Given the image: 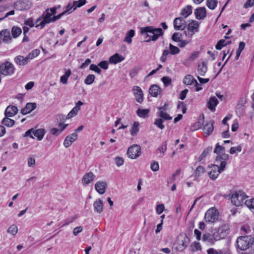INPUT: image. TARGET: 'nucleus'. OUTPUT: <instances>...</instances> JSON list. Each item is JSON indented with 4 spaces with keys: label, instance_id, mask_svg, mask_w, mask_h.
Segmentation results:
<instances>
[{
    "label": "nucleus",
    "instance_id": "1",
    "mask_svg": "<svg viewBox=\"0 0 254 254\" xmlns=\"http://www.w3.org/2000/svg\"><path fill=\"white\" fill-rule=\"evenodd\" d=\"M83 104V103L81 101H78L76 104L75 106L69 112L67 115L64 116L63 115H60L58 116L57 119L59 123V127H67L68 124V120L75 117L80 109V106Z\"/></svg>",
    "mask_w": 254,
    "mask_h": 254
},
{
    "label": "nucleus",
    "instance_id": "2",
    "mask_svg": "<svg viewBox=\"0 0 254 254\" xmlns=\"http://www.w3.org/2000/svg\"><path fill=\"white\" fill-rule=\"evenodd\" d=\"M140 33L142 35H146L149 39L145 40L146 42L151 41L157 40L159 37L163 35V32L161 28H155L153 26H146L140 29Z\"/></svg>",
    "mask_w": 254,
    "mask_h": 254
},
{
    "label": "nucleus",
    "instance_id": "3",
    "mask_svg": "<svg viewBox=\"0 0 254 254\" xmlns=\"http://www.w3.org/2000/svg\"><path fill=\"white\" fill-rule=\"evenodd\" d=\"M54 22V17L52 14L50 12L49 9H46L42 15L37 19L35 27H40V29L43 28L47 24Z\"/></svg>",
    "mask_w": 254,
    "mask_h": 254
},
{
    "label": "nucleus",
    "instance_id": "4",
    "mask_svg": "<svg viewBox=\"0 0 254 254\" xmlns=\"http://www.w3.org/2000/svg\"><path fill=\"white\" fill-rule=\"evenodd\" d=\"M254 238L251 235L241 236L237 239V245L239 249L244 251L252 246Z\"/></svg>",
    "mask_w": 254,
    "mask_h": 254
},
{
    "label": "nucleus",
    "instance_id": "5",
    "mask_svg": "<svg viewBox=\"0 0 254 254\" xmlns=\"http://www.w3.org/2000/svg\"><path fill=\"white\" fill-rule=\"evenodd\" d=\"M246 197L247 196L242 191H235L231 197V202L236 206H241L244 204Z\"/></svg>",
    "mask_w": 254,
    "mask_h": 254
},
{
    "label": "nucleus",
    "instance_id": "6",
    "mask_svg": "<svg viewBox=\"0 0 254 254\" xmlns=\"http://www.w3.org/2000/svg\"><path fill=\"white\" fill-rule=\"evenodd\" d=\"M218 215L219 212L216 209L211 208L205 213L204 220L206 223H214L217 220Z\"/></svg>",
    "mask_w": 254,
    "mask_h": 254
},
{
    "label": "nucleus",
    "instance_id": "7",
    "mask_svg": "<svg viewBox=\"0 0 254 254\" xmlns=\"http://www.w3.org/2000/svg\"><path fill=\"white\" fill-rule=\"evenodd\" d=\"M83 128H77L74 132L67 135L64 141V145L65 148L70 146L77 138V133L80 132Z\"/></svg>",
    "mask_w": 254,
    "mask_h": 254
},
{
    "label": "nucleus",
    "instance_id": "8",
    "mask_svg": "<svg viewBox=\"0 0 254 254\" xmlns=\"http://www.w3.org/2000/svg\"><path fill=\"white\" fill-rule=\"evenodd\" d=\"M208 174L212 180L216 179L223 170L217 165L212 164L208 166Z\"/></svg>",
    "mask_w": 254,
    "mask_h": 254
},
{
    "label": "nucleus",
    "instance_id": "9",
    "mask_svg": "<svg viewBox=\"0 0 254 254\" xmlns=\"http://www.w3.org/2000/svg\"><path fill=\"white\" fill-rule=\"evenodd\" d=\"M141 148L138 145H133L130 146L127 151L128 157L131 159H136L138 157L141 153Z\"/></svg>",
    "mask_w": 254,
    "mask_h": 254
},
{
    "label": "nucleus",
    "instance_id": "10",
    "mask_svg": "<svg viewBox=\"0 0 254 254\" xmlns=\"http://www.w3.org/2000/svg\"><path fill=\"white\" fill-rule=\"evenodd\" d=\"M15 70L12 64L6 62L1 64V73L4 75H11Z\"/></svg>",
    "mask_w": 254,
    "mask_h": 254
},
{
    "label": "nucleus",
    "instance_id": "11",
    "mask_svg": "<svg viewBox=\"0 0 254 254\" xmlns=\"http://www.w3.org/2000/svg\"><path fill=\"white\" fill-rule=\"evenodd\" d=\"M190 243L189 238L186 235L183 237H179L176 243V249L179 251L184 250Z\"/></svg>",
    "mask_w": 254,
    "mask_h": 254
},
{
    "label": "nucleus",
    "instance_id": "12",
    "mask_svg": "<svg viewBox=\"0 0 254 254\" xmlns=\"http://www.w3.org/2000/svg\"><path fill=\"white\" fill-rule=\"evenodd\" d=\"M32 133L35 137H37L38 140H41L43 138L45 131L44 129L42 128H39L35 131H33V128H31L25 132V136L30 135L31 137L34 138L33 135L31 134Z\"/></svg>",
    "mask_w": 254,
    "mask_h": 254
},
{
    "label": "nucleus",
    "instance_id": "13",
    "mask_svg": "<svg viewBox=\"0 0 254 254\" xmlns=\"http://www.w3.org/2000/svg\"><path fill=\"white\" fill-rule=\"evenodd\" d=\"M214 232L211 234L208 233L203 234L202 238V241L208 245H213L216 241H218L217 237L215 236Z\"/></svg>",
    "mask_w": 254,
    "mask_h": 254
},
{
    "label": "nucleus",
    "instance_id": "14",
    "mask_svg": "<svg viewBox=\"0 0 254 254\" xmlns=\"http://www.w3.org/2000/svg\"><path fill=\"white\" fill-rule=\"evenodd\" d=\"M214 233L215 234V236L218 238V240L224 238L229 233L228 226L226 225L222 226L214 232Z\"/></svg>",
    "mask_w": 254,
    "mask_h": 254
},
{
    "label": "nucleus",
    "instance_id": "15",
    "mask_svg": "<svg viewBox=\"0 0 254 254\" xmlns=\"http://www.w3.org/2000/svg\"><path fill=\"white\" fill-rule=\"evenodd\" d=\"M132 92L136 102L139 103H142L144 99L143 94L140 87L138 86H134L133 87Z\"/></svg>",
    "mask_w": 254,
    "mask_h": 254
},
{
    "label": "nucleus",
    "instance_id": "16",
    "mask_svg": "<svg viewBox=\"0 0 254 254\" xmlns=\"http://www.w3.org/2000/svg\"><path fill=\"white\" fill-rule=\"evenodd\" d=\"M159 116L161 119H156L154 122V124L158 126V127H164L162 125V119L165 120H170L172 119V117H170L166 112L163 110H161L159 112Z\"/></svg>",
    "mask_w": 254,
    "mask_h": 254
},
{
    "label": "nucleus",
    "instance_id": "17",
    "mask_svg": "<svg viewBox=\"0 0 254 254\" xmlns=\"http://www.w3.org/2000/svg\"><path fill=\"white\" fill-rule=\"evenodd\" d=\"M30 7L29 1L27 0H19L14 3V7L18 10H24Z\"/></svg>",
    "mask_w": 254,
    "mask_h": 254
},
{
    "label": "nucleus",
    "instance_id": "18",
    "mask_svg": "<svg viewBox=\"0 0 254 254\" xmlns=\"http://www.w3.org/2000/svg\"><path fill=\"white\" fill-rule=\"evenodd\" d=\"M185 20L183 17H177L174 20V27L176 30H183L185 27Z\"/></svg>",
    "mask_w": 254,
    "mask_h": 254
},
{
    "label": "nucleus",
    "instance_id": "19",
    "mask_svg": "<svg viewBox=\"0 0 254 254\" xmlns=\"http://www.w3.org/2000/svg\"><path fill=\"white\" fill-rule=\"evenodd\" d=\"M229 159V155L223 152V153L218 155L216 158V161L218 162H220V166L222 170H224L227 164L226 161Z\"/></svg>",
    "mask_w": 254,
    "mask_h": 254
},
{
    "label": "nucleus",
    "instance_id": "20",
    "mask_svg": "<svg viewBox=\"0 0 254 254\" xmlns=\"http://www.w3.org/2000/svg\"><path fill=\"white\" fill-rule=\"evenodd\" d=\"M95 176L91 172L86 173L81 179V183L83 186H87L91 183L95 179Z\"/></svg>",
    "mask_w": 254,
    "mask_h": 254
},
{
    "label": "nucleus",
    "instance_id": "21",
    "mask_svg": "<svg viewBox=\"0 0 254 254\" xmlns=\"http://www.w3.org/2000/svg\"><path fill=\"white\" fill-rule=\"evenodd\" d=\"M107 187V183L103 181H98L95 185V190L101 194L105 193Z\"/></svg>",
    "mask_w": 254,
    "mask_h": 254
},
{
    "label": "nucleus",
    "instance_id": "22",
    "mask_svg": "<svg viewBox=\"0 0 254 254\" xmlns=\"http://www.w3.org/2000/svg\"><path fill=\"white\" fill-rule=\"evenodd\" d=\"M199 26V23L198 21L192 20L188 24V29L191 33V34H193L194 33L198 31Z\"/></svg>",
    "mask_w": 254,
    "mask_h": 254
},
{
    "label": "nucleus",
    "instance_id": "23",
    "mask_svg": "<svg viewBox=\"0 0 254 254\" xmlns=\"http://www.w3.org/2000/svg\"><path fill=\"white\" fill-rule=\"evenodd\" d=\"M194 14L197 19H203L206 16V9L204 7H201L197 8L194 11Z\"/></svg>",
    "mask_w": 254,
    "mask_h": 254
},
{
    "label": "nucleus",
    "instance_id": "24",
    "mask_svg": "<svg viewBox=\"0 0 254 254\" xmlns=\"http://www.w3.org/2000/svg\"><path fill=\"white\" fill-rule=\"evenodd\" d=\"M37 107V105L35 103H27L26 107L21 110V113L23 115H26L32 112Z\"/></svg>",
    "mask_w": 254,
    "mask_h": 254
},
{
    "label": "nucleus",
    "instance_id": "25",
    "mask_svg": "<svg viewBox=\"0 0 254 254\" xmlns=\"http://www.w3.org/2000/svg\"><path fill=\"white\" fill-rule=\"evenodd\" d=\"M18 109L16 107L14 106H8L4 112L6 117H11L14 116L17 112Z\"/></svg>",
    "mask_w": 254,
    "mask_h": 254
},
{
    "label": "nucleus",
    "instance_id": "26",
    "mask_svg": "<svg viewBox=\"0 0 254 254\" xmlns=\"http://www.w3.org/2000/svg\"><path fill=\"white\" fill-rule=\"evenodd\" d=\"M161 90L159 86L156 84L152 85L149 89V94L153 97H156L160 94Z\"/></svg>",
    "mask_w": 254,
    "mask_h": 254
},
{
    "label": "nucleus",
    "instance_id": "27",
    "mask_svg": "<svg viewBox=\"0 0 254 254\" xmlns=\"http://www.w3.org/2000/svg\"><path fill=\"white\" fill-rule=\"evenodd\" d=\"M207 71V65L205 62H201L197 66V73L200 76H204Z\"/></svg>",
    "mask_w": 254,
    "mask_h": 254
},
{
    "label": "nucleus",
    "instance_id": "28",
    "mask_svg": "<svg viewBox=\"0 0 254 254\" xmlns=\"http://www.w3.org/2000/svg\"><path fill=\"white\" fill-rule=\"evenodd\" d=\"M14 62L19 65H25L29 62L27 57H24L22 56H17L14 58Z\"/></svg>",
    "mask_w": 254,
    "mask_h": 254
},
{
    "label": "nucleus",
    "instance_id": "29",
    "mask_svg": "<svg viewBox=\"0 0 254 254\" xmlns=\"http://www.w3.org/2000/svg\"><path fill=\"white\" fill-rule=\"evenodd\" d=\"M93 207L97 212L102 213L103 211V201L100 199L96 200L93 203Z\"/></svg>",
    "mask_w": 254,
    "mask_h": 254
},
{
    "label": "nucleus",
    "instance_id": "30",
    "mask_svg": "<svg viewBox=\"0 0 254 254\" xmlns=\"http://www.w3.org/2000/svg\"><path fill=\"white\" fill-rule=\"evenodd\" d=\"M218 101L215 97H211L207 102V107L211 111H214Z\"/></svg>",
    "mask_w": 254,
    "mask_h": 254
},
{
    "label": "nucleus",
    "instance_id": "31",
    "mask_svg": "<svg viewBox=\"0 0 254 254\" xmlns=\"http://www.w3.org/2000/svg\"><path fill=\"white\" fill-rule=\"evenodd\" d=\"M0 37L2 38L4 42H8L11 40L10 32L7 30H3L0 32Z\"/></svg>",
    "mask_w": 254,
    "mask_h": 254
},
{
    "label": "nucleus",
    "instance_id": "32",
    "mask_svg": "<svg viewBox=\"0 0 254 254\" xmlns=\"http://www.w3.org/2000/svg\"><path fill=\"white\" fill-rule=\"evenodd\" d=\"M124 58L118 54H115L111 56L109 59V62L111 64H116L119 62L123 61Z\"/></svg>",
    "mask_w": 254,
    "mask_h": 254
},
{
    "label": "nucleus",
    "instance_id": "33",
    "mask_svg": "<svg viewBox=\"0 0 254 254\" xmlns=\"http://www.w3.org/2000/svg\"><path fill=\"white\" fill-rule=\"evenodd\" d=\"M135 34L134 30L133 29L129 30L126 34V37L124 40L125 42H127L129 44L132 43V38L134 37Z\"/></svg>",
    "mask_w": 254,
    "mask_h": 254
},
{
    "label": "nucleus",
    "instance_id": "34",
    "mask_svg": "<svg viewBox=\"0 0 254 254\" xmlns=\"http://www.w3.org/2000/svg\"><path fill=\"white\" fill-rule=\"evenodd\" d=\"M192 13V6L190 5H187L183 9H182L181 12V15L186 18Z\"/></svg>",
    "mask_w": 254,
    "mask_h": 254
},
{
    "label": "nucleus",
    "instance_id": "35",
    "mask_svg": "<svg viewBox=\"0 0 254 254\" xmlns=\"http://www.w3.org/2000/svg\"><path fill=\"white\" fill-rule=\"evenodd\" d=\"M167 141H165L163 144H161L159 146L157 149V152L159 153V157H163L164 155L165 152L167 149Z\"/></svg>",
    "mask_w": 254,
    "mask_h": 254
},
{
    "label": "nucleus",
    "instance_id": "36",
    "mask_svg": "<svg viewBox=\"0 0 254 254\" xmlns=\"http://www.w3.org/2000/svg\"><path fill=\"white\" fill-rule=\"evenodd\" d=\"M195 79H194L191 75L189 74L186 75L184 79L183 83L187 85H191L194 83Z\"/></svg>",
    "mask_w": 254,
    "mask_h": 254
},
{
    "label": "nucleus",
    "instance_id": "37",
    "mask_svg": "<svg viewBox=\"0 0 254 254\" xmlns=\"http://www.w3.org/2000/svg\"><path fill=\"white\" fill-rule=\"evenodd\" d=\"M244 204L254 213V198L246 200Z\"/></svg>",
    "mask_w": 254,
    "mask_h": 254
},
{
    "label": "nucleus",
    "instance_id": "38",
    "mask_svg": "<svg viewBox=\"0 0 254 254\" xmlns=\"http://www.w3.org/2000/svg\"><path fill=\"white\" fill-rule=\"evenodd\" d=\"M2 124L7 127H11L14 125V121L6 117L2 120Z\"/></svg>",
    "mask_w": 254,
    "mask_h": 254
},
{
    "label": "nucleus",
    "instance_id": "39",
    "mask_svg": "<svg viewBox=\"0 0 254 254\" xmlns=\"http://www.w3.org/2000/svg\"><path fill=\"white\" fill-rule=\"evenodd\" d=\"M149 110L148 109H138L136 111L137 115L141 118H145L147 117Z\"/></svg>",
    "mask_w": 254,
    "mask_h": 254
},
{
    "label": "nucleus",
    "instance_id": "40",
    "mask_svg": "<svg viewBox=\"0 0 254 254\" xmlns=\"http://www.w3.org/2000/svg\"><path fill=\"white\" fill-rule=\"evenodd\" d=\"M22 32L21 29L19 27L14 26L11 29V34L12 37L14 38H17Z\"/></svg>",
    "mask_w": 254,
    "mask_h": 254
},
{
    "label": "nucleus",
    "instance_id": "41",
    "mask_svg": "<svg viewBox=\"0 0 254 254\" xmlns=\"http://www.w3.org/2000/svg\"><path fill=\"white\" fill-rule=\"evenodd\" d=\"M212 150V147L209 146L204 150L203 152L201 153L200 156L198 158V161H201L204 158H205L209 152H211Z\"/></svg>",
    "mask_w": 254,
    "mask_h": 254
},
{
    "label": "nucleus",
    "instance_id": "42",
    "mask_svg": "<svg viewBox=\"0 0 254 254\" xmlns=\"http://www.w3.org/2000/svg\"><path fill=\"white\" fill-rule=\"evenodd\" d=\"M70 74H71V71L70 70H68L66 71L64 74L61 77V78H60L61 82L62 83H63L64 84H66L67 79L70 75Z\"/></svg>",
    "mask_w": 254,
    "mask_h": 254
},
{
    "label": "nucleus",
    "instance_id": "43",
    "mask_svg": "<svg viewBox=\"0 0 254 254\" xmlns=\"http://www.w3.org/2000/svg\"><path fill=\"white\" fill-rule=\"evenodd\" d=\"M169 51L170 54L172 55L178 54L180 52V50L178 47L173 45L172 44H169Z\"/></svg>",
    "mask_w": 254,
    "mask_h": 254
},
{
    "label": "nucleus",
    "instance_id": "44",
    "mask_svg": "<svg viewBox=\"0 0 254 254\" xmlns=\"http://www.w3.org/2000/svg\"><path fill=\"white\" fill-rule=\"evenodd\" d=\"M40 53V51L39 50L36 49L33 50L31 53H30L26 57L28 61L29 62L33 58L37 57Z\"/></svg>",
    "mask_w": 254,
    "mask_h": 254
},
{
    "label": "nucleus",
    "instance_id": "45",
    "mask_svg": "<svg viewBox=\"0 0 254 254\" xmlns=\"http://www.w3.org/2000/svg\"><path fill=\"white\" fill-rule=\"evenodd\" d=\"M217 0H207L206 5L210 9H214L217 6Z\"/></svg>",
    "mask_w": 254,
    "mask_h": 254
},
{
    "label": "nucleus",
    "instance_id": "46",
    "mask_svg": "<svg viewBox=\"0 0 254 254\" xmlns=\"http://www.w3.org/2000/svg\"><path fill=\"white\" fill-rule=\"evenodd\" d=\"M95 76L93 74H89L84 80V83L86 85L91 84L94 81Z\"/></svg>",
    "mask_w": 254,
    "mask_h": 254
},
{
    "label": "nucleus",
    "instance_id": "47",
    "mask_svg": "<svg viewBox=\"0 0 254 254\" xmlns=\"http://www.w3.org/2000/svg\"><path fill=\"white\" fill-rule=\"evenodd\" d=\"M224 152L225 148L223 146L220 145L219 143H217L216 145L215 148L214 149V153L217 154V155H218L223 153Z\"/></svg>",
    "mask_w": 254,
    "mask_h": 254
},
{
    "label": "nucleus",
    "instance_id": "48",
    "mask_svg": "<svg viewBox=\"0 0 254 254\" xmlns=\"http://www.w3.org/2000/svg\"><path fill=\"white\" fill-rule=\"evenodd\" d=\"M17 232L18 228L14 224L11 225L7 230V232L11 234L13 236H15L17 233Z\"/></svg>",
    "mask_w": 254,
    "mask_h": 254
},
{
    "label": "nucleus",
    "instance_id": "49",
    "mask_svg": "<svg viewBox=\"0 0 254 254\" xmlns=\"http://www.w3.org/2000/svg\"><path fill=\"white\" fill-rule=\"evenodd\" d=\"M202 130V133L205 137L209 135L213 131L214 128H198Z\"/></svg>",
    "mask_w": 254,
    "mask_h": 254
},
{
    "label": "nucleus",
    "instance_id": "50",
    "mask_svg": "<svg viewBox=\"0 0 254 254\" xmlns=\"http://www.w3.org/2000/svg\"><path fill=\"white\" fill-rule=\"evenodd\" d=\"M227 46L226 42L225 39L220 40L215 46L217 50H221L223 47Z\"/></svg>",
    "mask_w": 254,
    "mask_h": 254
},
{
    "label": "nucleus",
    "instance_id": "51",
    "mask_svg": "<svg viewBox=\"0 0 254 254\" xmlns=\"http://www.w3.org/2000/svg\"><path fill=\"white\" fill-rule=\"evenodd\" d=\"M204 168L202 166H198L194 172L195 176L196 177H199L202 173L204 172Z\"/></svg>",
    "mask_w": 254,
    "mask_h": 254
},
{
    "label": "nucleus",
    "instance_id": "52",
    "mask_svg": "<svg viewBox=\"0 0 254 254\" xmlns=\"http://www.w3.org/2000/svg\"><path fill=\"white\" fill-rule=\"evenodd\" d=\"M170 54V51L168 50H165L163 51L162 55L160 58V61L165 63L167 60V57L168 55Z\"/></svg>",
    "mask_w": 254,
    "mask_h": 254
},
{
    "label": "nucleus",
    "instance_id": "53",
    "mask_svg": "<svg viewBox=\"0 0 254 254\" xmlns=\"http://www.w3.org/2000/svg\"><path fill=\"white\" fill-rule=\"evenodd\" d=\"M76 8V7H74L73 5L71 6L70 3H69L66 7V10L64 11L65 14H70L74 10H75Z\"/></svg>",
    "mask_w": 254,
    "mask_h": 254
},
{
    "label": "nucleus",
    "instance_id": "54",
    "mask_svg": "<svg viewBox=\"0 0 254 254\" xmlns=\"http://www.w3.org/2000/svg\"><path fill=\"white\" fill-rule=\"evenodd\" d=\"M191 250L196 251L201 250V246L198 242H194L191 245Z\"/></svg>",
    "mask_w": 254,
    "mask_h": 254
},
{
    "label": "nucleus",
    "instance_id": "55",
    "mask_svg": "<svg viewBox=\"0 0 254 254\" xmlns=\"http://www.w3.org/2000/svg\"><path fill=\"white\" fill-rule=\"evenodd\" d=\"M86 2V0H79L73 2V6L74 7H80L84 5Z\"/></svg>",
    "mask_w": 254,
    "mask_h": 254
},
{
    "label": "nucleus",
    "instance_id": "56",
    "mask_svg": "<svg viewBox=\"0 0 254 254\" xmlns=\"http://www.w3.org/2000/svg\"><path fill=\"white\" fill-rule=\"evenodd\" d=\"M162 81L165 86H168L171 84V79L169 76H164L162 78Z\"/></svg>",
    "mask_w": 254,
    "mask_h": 254
},
{
    "label": "nucleus",
    "instance_id": "57",
    "mask_svg": "<svg viewBox=\"0 0 254 254\" xmlns=\"http://www.w3.org/2000/svg\"><path fill=\"white\" fill-rule=\"evenodd\" d=\"M181 38V34L179 32L174 33L172 36V39L175 42L180 41Z\"/></svg>",
    "mask_w": 254,
    "mask_h": 254
},
{
    "label": "nucleus",
    "instance_id": "58",
    "mask_svg": "<svg viewBox=\"0 0 254 254\" xmlns=\"http://www.w3.org/2000/svg\"><path fill=\"white\" fill-rule=\"evenodd\" d=\"M115 161L116 165L118 167L123 165L124 160L123 158L120 157H117L115 159Z\"/></svg>",
    "mask_w": 254,
    "mask_h": 254
},
{
    "label": "nucleus",
    "instance_id": "59",
    "mask_svg": "<svg viewBox=\"0 0 254 254\" xmlns=\"http://www.w3.org/2000/svg\"><path fill=\"white\" fill-rule=\"evenodd\" d=\"M165 209V207L163 204H158L156 206V211L158 214H161Z\"/></svg>",
    "mask_w": 254,
    "mask_h": 254
},
{
    "label": "nucleus",
    "instance_id": "60",
    "mask_svg": "<svg viewBox=\"0 0 254 254\" xmlns=\"http://www.w3.org/2000/svg\"><path fill=\"white\" fill-rule=\"evenodd\" d=\"M98 65H96L94 64H91L90 65V69L93 71H94L98 73V74H100L101 72V70L100 68L98 67Z\"/></svg>",
    "mask_w": 254,
    "mask_h": 254
},
{
    "label": "nucleus",
    "instance_id": "61",
    "mask_svg": "<svg viewBox=\"0 0 254 254\" xmlns=\"http://www.w3.org/2000/svg\"><path fill=\"white\" fill-rule=\"evenodd\" d=\"M232 115L228 114L227 115V116L224 118V119L222 120V123L224 126H227L229 127V124L227 123L228 121H231V119L232 118Z\"/></svg>",
    "mask_w": 254,
    "mask_h": 254
},
{
    "label": "nucleus",
    "instance_id": "62",
    "mask_svg": "<svg viewBox=\"0 0 254 254\" xmlns=\"http://www.w3.org/2000/svg\"><path fill=\"white\" fill-rule=\"evenodd\" d=\"M150 168L153 171H157L159 170V166L158 163L156 161H154L151 163Z\"/></svg>",
    "mask_w": 254,
    "mask_h": 254
},
{
    "label": "nucleus",
    "instance_id": "63",
    "mask_svg": "<svg viewBox=\"0 0 254 254\" xmlns=\"http://www.w3.org/2000/svg\"><path fill=\"white\" fill-rule=\"evenodd\" d=\"M108 65H109L108 62L106 61H102L100 63H99L98 64V65L99 66H100L101 68H102L105 70H106L108 69Z\"/></svg>",
    "mask_w": 254,
    "mask_h": 254
},
{
    "label": "nucleus",
    "instance_id": "64",
    "mask_svg": "<svg viewBox=\"0 0 254 254\" xmlns=\"http://www.w3.org/2000/svg\"><path fill=\"white\" fill-rule=\"evenodd\" d=\"M254 5V0H247L244 5L245 8H248Z\"/></svg>",
    "mask_w": 254,
    "mask_h": 254
}]
</instances>
